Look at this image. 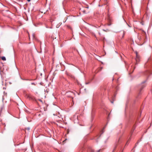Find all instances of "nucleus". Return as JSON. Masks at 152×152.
Listing matches in <instances>:
<instances>
[{
  "instance_id": "obj_13",
  "label": "nucleus",
  "mask_w": 152,
  "mask_h": 152,
  "mask_svg": "<svg viewBox=\"0 0 152 152\" xmlns=\"http://www.w3.org/2000/svg\"><path fill=\"white\" fill-rule=\"evenodd\" d=\"M99 35H100V34H101L100 33H99Z\"/></svg>"
},
{
  "instance_id": "obj_10",
  "label": "nucleus",
  "mask_w": 152,
  "mask_h": 152,
  "mask_svg": "<svg viewBox=\"0 0 152 152\" xmlns=\"http://www.w3.org/2000/svg\"><path fill=\"white\" fill-rule=\"evenodd\" d=\"M88 83H86V84H88Z\"/></svg>"
},
{
  "instance_id": "obj_12",
  "label": "nucleus",
  "mask_w": 152,
  "mask_h": 152,
  "mask_svg": "<svg viewBox=\"0 0 152 152\" xmlns=\"http://www.w3.org/2000/svg\"><path fill=\"white\" fill-rule=\"evenodd\" d=\"M83 12H84V13H86V12H85V11H83Z\"/></svg>"
},
{
  "instance_id": "obj_6",
  "label": "nucleus",
  "mask_w": 152,
  "mask_h": 152,
  "mask_svg": "<svg viewBox=\"0 0 152 152\" xmlns=\"http://www.w3.org/2000/svg\"><path fill=\"white\" fill-rule=\"evenodd\" d=\"M101 151V149H99L97 151H96V152H100V151Z\"/></svg>"
},
{
  "instance_id": "obj_14",
  "label": "nucleus",
  "mask_w": 152,
  "mask_h": 152,
  "mask_svg": "<svg viewBox=\"0 0 152 152\" xmlns=\"http://www.w3.org/2000/svg\"><path fill=\"white\" fill-rule=\"evenodd\" d=\"M92 152H94V151H92Z\"/></svg>"
},
{
  "instance_id": "obj_9",
  "label": "nucleus",
  "mask_w": 152,
  "mask_h": 152,
  "mask_svg": "<svg viewBox=\"0 0 152 152\" xmlns=\"http://www.w3.org/2000/svg\"><path fill=\"white\" fill-rule=\"evenodd\" d=\"M111 25V24H108V26H110Z\"/></svg>"
},
{
  "instance_id": "obj_7",
  "label": "nucleus",
  "mask_w": 152,
  "mask_h": 152,
  "mask_svg": "<svg viewBox=\"0 0 152 152\" xmlns=\"http://www.w3.org/2000/svg\"><path fill=\"white\" fill-rule=\"evenodd\" d=\"M31 0H27V1H28V2L30 1Z\"/></svg>"
},
{
  "instance_id": "obj_8",
  "label": "nucleus",
  "mask_w": 152,
  "mask_h": 152,
  "mask_svg": "<svg viewBox=\"0 0 152 152\" xmlns=\"http://www.w3.org/2000/svg\"><path fill=\"white\" fill-rule=\"evenodd\" d=\"M66 140V139H65L64 140L63 142H64Z\"/></svg>"
},
{
  "instance_id": "obj_15",
  "label": "nucleus",
  "mask_w": 152,
  "mask_h": 152,
  "mask_svg": "<svg viewBox=\"0 0 152 152\" xmlns=\"http://www.w3.org/2000/svg\"><path fill=\"white\" fill-rule=\"evenodd\" d=\"M122 152H123L122 151Z\"/></svg>"
},
{
  "instance_id": "obj_5",
  "label": "nucleus",
  "mask_w": 152,
  "mask_h": 152,
  "mask_svg": "<svg viewBox=\"0 0 152 152\" xmlns=\"http://www.w3.org/2000/svg\"><path fill=\"white\" fill-rule=\"evenodd\" d=\"M116 145H115V146H114V149H113V152L114 151V150L115 149V148H116Z\"/></svg>"
},
{
  "instance_id": "obj_4",
  "label": "nucleus",
  "mask_w": 152,
  "mask_h": 152,
  "mask_svg": "<svg viewBox=\"0 0 152 152\" xmlns=\"http://www.w3.org/2000/svg\"><path fill=\"white\" fill-rule=\"evenodd\" d=\"M28 97L29 98V99H33V98L32 97V96L30 95H28Z\"/></svg>"
},
{
  "instance_id": "obj_1",
  "label": "nucleus",
  "mask_w": 152,
  "mask_h": 152,
  "mask_svg": "<svg viewBox=\"0 0 152 152\" xmlns=\"http://www.w3.org/2000/svg\"><path fill=\"white\" fill-rule=\"evenodd\" d=\"M136 61L137 63L138 62L140 61V56L138 55L137 52H136Z\"/></svg>"
},
{
  "instance_id": "obj_2",
  "label": "nucleus",
  "mask_w": 152,
  "mask_h": 152,
  "mask_svg": "<svg viewBox=\"0 0 152 152\" xmlns=\"http://www.w3.org/2000/svg\"><path fill=\"white\" fill-rule=\"evenodd\" d=\"M145 86L144 84H143L142 85L140 89V92L139 94H141V92L142 90L145 87Z\"/></svg>"
},
{
  "instance_id": "obj_3",
  "label": "nucleus",
  "mask_w": 152,
  "mask_h": 152,
  "mask_svg": "<svg viewBox=\"0 0 152 152\" xmlns=\"http://www.w3.org/2000/svg\"><path fill=\"white\" fill-rule=\"evenodd\" d=\"M1 58L2 60L3 61H6V58L4 56L1 57Z\"/></svg>"
},
{
  "instance_id": "obj_11",
  "label": "nucleus",
  "mask_w": 152,
  "mask_h": 152,
  "mask_svg": "<svg viewBox=\"0 0 152 152\" xmlns=\"http://www.w3.org/2000/svg\"><path fill=\"white\" fill-rule=\"evenodd\" d=\"M111 102L112 103H113V102Z\"/></svg>"
}]
</instances>
